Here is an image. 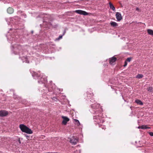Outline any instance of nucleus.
I'll use <instances>...</instances> for the list:
<instances>
[{"instance_id":"nucleus-13","label":"nucleus","mask_w":153,"mask_h":153,"mask_svg":"<svg viewBox=\"0 0 153 153\" xmlns=\"http://www.w3.org/2000/svg\"><path fill=\"white\" fill-rule=\"evenodd\" d=\"M109 4L110 8L113 11L115 10V7L111 2H109Z\"/></svg>"},{"instance_id":"nucleus-7","label":"nucleus","mask_w":153,"mask_h":153,"mask_svg":"<svg viewBox=\"0 0 153 153\" xmlns=\"http://www.w3.org/2000/svg\"><path fill=\"white\" fill-rule=\"evenodd\" d=\"M117 19L118 21H120L122 19L121 15L119 12H117L116 14Z\"/></svg>"},{"instance_id":"nucleus-22","label":"nucleus","mask_w":153,"mask_h":153,"mask_svg":"<svg viewBox=\"0 0 153 153\" xmlns=\"http://www.w3.org/2000/svg\"><path fill=\"white\" fill-rule=\"evenodd\" d=\"M131 59V57L128 58L126 60L127 62H130Z\"/></svg>"},{"instance_id":"nucleus-20","label":"nucleus","mask_w":153,"mask_h":153,"mask_svg":"<svg viewBox=\"0 0 153 153\" xmlns=\"http://www.w3.org/2000/svg\"><path fill=\"white\" fill-rule=\"evenodd\" d=\"M100 106V105L99 104H94L92 105V107L94 108H96V107H99Z\"/></svg>"},{"instance_id":"nucleus-29","label":"nucleus","mask_w":153,"mask_h":153,"mask_svg":"<svg viewBox=\"0 0 153 153\" xmlns=\"http://www.w3.org/2000/svg\"><path fill=\"white\" fill-rule=\"evenodd\" d=\"M19 143H20V141L19 140Z\"/></svg>"},{"instance_id":"nucleus-19","label":"nucleus","mask_w":153,"mask_h":153,"mask_svg":"<svg viewBox=\"0 0 153 153\" xmlns=\"http://www.w3.org/2000/svg\"><path fill=\"white\" fill-rule=\"evenodd\" d=\"M147 90L149 92H152L153 91V89L152 87H149L147 88Z\"/></svg>"},{"instance_id":"nucleus-6","label":"nucleus","mask_w":153,"mask_h":153,"mask_svg":"<svg viewBox=\"0 0 153 153\" xmlns=\"http://www.w3.org/2000/svg\"><path fill=\"white\" fill-rule=\"evenodd\" d=\"M8 113L7 111L5 110L0 111V117H4L7 115Z\"/></svg>"},{"instance_id":"nucleus-18","label":"nucleus","mask_w":153,"mask_h":153,"mask_svg":"<svg viewBox=\"0 0 153 153\" xmlns=\"http://www.w3.org/2000/svg\"><path fill=\"white\" fill-rule=\"evenodd\" d=\"M143 76L141 74H138L136 76V78L138 79H141L143 77Z\"/></svg>"},{"instance_id":"nucleus-11","label":"nucleus","mask_w":153,"mask_h":153,"mask_svg":"<svg viewBox=\"0 0 153 153\" xmlns=\"http://www.w3.org/2000/svg\"><path fill=\"white\" fill-rule=\"evenodd\" d=\"M7 12L8 13L11 14L13 13L14 10L12 8L9 7L7 10Z\"/></svg>"},{"instance_id":"nucleus-4","label":"nucleus","mask_w":153,"mask_h":153,"mask_svg":"<svg viewBox=\"0 0 153 153\" xmlns=\"http://www.w3.org/2000/svg\"><path fill=\"white\" fill-rule=\"evenodd\" d=\"M86 94V97H88L90 98L92 97L94 95V94L92 92L91 89L90 88H89Z\"/></svg>"},{"instance_id":"nucleus-16","label":"nucleus","mask_w":153,"mask_h":153,"mask_svg":"<svg viewBox=\"0 0 153 153\" xmlns=\"http://www.w3.org/2000/svg\"><path fill=\"white\" fill-rule=\"evenodd\" d=\"M111 25L113 27H116L118 25L117 23L115 22H111L110 23Z\"/></svg>"},{"instance_id":"nucleus-17","label":"nucleus","mask_w":153,"mask_h":153,"mask_svg":"<svg viewBox=\"0 0 153 153\" xmlns=\"http://www.w3.org/2000/svg\"><path fill=\"white\" fill-rule=\"evenodd\" d=\"M75 124L77 125L78 126H79L80 125V123L78 120L76 119H74Z\"/></svg>"},{"instance_id":"nucleus-28","label":"nucleus","mask_w":153,"mask_h":153,"mask_svg":"<svg viewBox=\"0 0 153 153\" xmlns=\"http://www.w3.org/2000/svg\"><path fill=\"white\" fill-rule=\"evenodd\" d=\"M41 81L42 82H44L43 81V80H42V78L41 79Z\"/></svg>"},{"instance_id":"nucleus-23","label":"nucleus","mask_w":153,"mask_h":153,"mask_svg":"<svg viewBox=\"0 0 153 153\" xmlns=\"http://www.w3.org/2000/svg\"><path fill=\"white\" fill-rule=\"evenodd\" d=\"M101 112V111L100 110H99V111H96L95 113H96V114H97L98 113H100Z\"/></svg>"},{"instance_id":"nucleus-15","label":"nucleus","mask_w":153,"mask_h":153,"mask_svg":"<svg viewBox=\"0 0 153 153\" xmlns=\"http://www.w3.org/2000/svg\"><path fill=\"white\" fill-rule=\"evenodd\" d=\"M135 102L139 105H142L143 104V103L140 100H137L135 101Z\"/></svg>"},{"instance_id":"nucleus-27","label":"nucleus","mask_w":153,"mask_h":153,"mask_svg":"<svg viewBox=\"0 0 153 153\" xmlns=\"http://www.w3.org/2000/svg\"><path fill=\"white\" fill-rule=\"evenodd\" d=\"M101 128L102 129H103L104 130H105L106 128L105 126H102Z\"/></svg>"},{"instance_id":"nucleus-14","label":"nucleus","mask_w":153,"mask_h":153,"mask_svg":"<svg viewBox=\"0 0 153 153\" xmlns=\"http://www.w3.org/2000/svg\"><path fill=\"white\" fill-rule=\"evenodd\" d=\"M147 32L149 34L153 36V30L151 29H148Z\"/></svg>"},{"instance_id":"nucleus-8","label":"nucleus","mask_w":153,"mask_h":153,"mask_svg":"<svg viewBox=\"0 0 153 153\" xmlns=\"http://www.w3.org/2000/svg\"><path fill=\"white\" fill-rule=\"evenodd\" d=\"M62 118L63 119L62 123L65 125H66L67 122L69 120V119L66 117L62 116Z\"/></svg>"},{"instance_id":"nucleus-10","label":"nucleus","mask_w":153,"mask_h":153,"mask_svg":"<svg viewBox=\"0 0 153 153\" xmlns=\"http://www.w3.org/2000/svg\"><path fill=\"white\" fill-rule=\"evenodd\" d=\"M138 128H141L143 129H150L151 128L147 126V125H142L141 126H139Z\"/></svg>"},{"instance_id":"nucleus-9","label":"nucleus","mask_w":153,"mask_h":153,"mask_svg":"<svg viewBox=\"0 0 153 153\" xmlns=\"http://www.w3.org/2000/svg\"><path fill=\"white\" fill-rule=\"evenodd\" d=\"M116 58L113 57L109 59V63L111 64H112L113 63L116 61Z\"/></svg>"},{"instance_id":"nucleus-21","label":"nucleus","mask_w":153,"mask_h":153,"mask_svg":"<svg viewBox=\"0 0 153 153\" xmlns=\"http://www.w3.org/2000/svg\"><path fill=\"white\" fill-rule=\"evenodd\" d=\"M64 35V34H63V35H60L59 37L57 38L56 39V40H59V39H62V36H63Z\"/></svg>"},{"instance_id":"nucleus-25","label":"nucleus","mask_w":153,"mask_h":153,"mask_svg":"<svg viewBox=\"0 0 153 153\" xmlns=\"http://www.w3.org/2000/svg\"><path fill=\"white\" fill-rule=\"evenodd\" d=\"M127 62L126 61H125V64L124 65V66L126 67V66H127Z\"/></svg>"},{"instance_id":"nucleus-26","label":"nucleus","mask_w":153,"mask_h":153,"mask_svg":"<svg viewBox=\"0 0 153 153\" xmlns=\"http://www.w3.org/2000/svg\"><path fill=\"white\" fill-rule=\"evenodd\" d=\"M136 10L138 11L139 12L140 11V10L138 7L136 8Z\"/></svg>"},{"instance_id":"nucleus-1","label":"nucleus","mask_w":153,"mask_h":153,"mask_svg":"<svg viewBox=\"0 0 153 153\" xmlns=\"http://www.w3.org/2000/svg\"><path fill=\"white\" fill-rule=\"evenodd\" d=\"M19 127L21 130L23 132L29 134L33 133V132L31 129L24 124H20Z\"/></svg>"},{"instance_id":"nucleus-24","label":"nucleus","mask_w":153,"mask_h":153,"mask_svg":"<svg viewBox=\"0 0 153 153\" xmlns=\"http://www.w3.org/2000/svg\"><path fill=\"white\" fill-rule=\"evenodd\" d=\"M149 134L151 136H153V132H149Z\"/></svg>"},{"instance_id":"nucleus-5","label":"nucleus","mask_w":153,"mask_h":153,"mask_svg":"<svg viewBox=\"0 0 153 153\" xmlns=\"http://www.w3.org/2000/svg\"><path fill=\"white\" fill-rule=\"evenodd\" d=\"M78 142V138L76 137H74L72 138L70 141V142L71 143L73 144H76Z\"/></svg>"},{"instance_id":"nucleus-2","label":"nucleus","mask_w":153,"mask_h":153,"mask_svg":"<svg viewBox=\"0 0 153 153\" xmlns=\"http://www.w3.org/2000/svg\"><path fill=\"white\" fill-rule=\"evenodd\" d=\"M94 121L98 124L103 123L104 122L103 119L99 115L94 116Z\"/></svg>"},{"instance_id":"nucleus-12","label":"nucleus","mask_w":153,"mask_h":153,"mask_svg":"<svg viewBox=\"0 0 153 153\" xmlns=\"http://www.w3.org/2000/svg\"><path fill=\"white\" fill-rule=\"evenodd\" d=\"M32 74V76H37V77H38V76L39 77L41 76L40 75L41 74H39L38 73H37L36 72H33Z\"/></svg>"},{"instance_id":"nucleus-3","label":"nucleus","mask_w":153,"mask_h":153,"mask_svg":"<svg viewBox=\"0 0 153 153\" xmlns=\"http://www.w3.org/2000/svg\"><path fill=\"white\" fill-rule=\"evenodd\" d=\"M75 12L78 14L83 15H87L88 14L86 12L80 10H76Z\"/></svg>"}]
</instances>
